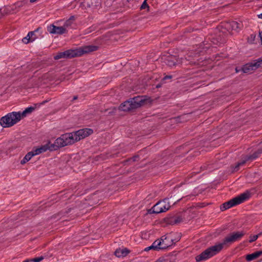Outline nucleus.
<instances>
[{
    "mask_svg": "<svg viewBox=\"0 0 262 262\" xmlns=\"http://www.w3.org/2000/svg\"><path fill=\"white\" fill-rule=\"evenodd\" d=\"M245 234L243 231L233 232L227 236L223 243L217 244L207 249L200 255L195 257L196 262L205 260L218 253L223 248V246L229 243H233L240 239Z\"/></svg>",
    "mask_w": 262,
    "mask_h": 262,
    "instance_id": "nucleus-1",
    "label": "nucleus"
},
{
    "mask_svg": "<svg viewBox=\"0 0 262 262\" xmlns=\"http://www.w3.org/2000/svg\"><path fill=\"white\" fill-rule=\"evenodd\" d=\"M93 130L84 128L76 132L67 133L58 138L54 142V145L57 148L71 145L85 138L93 133Z\"/></svg>",
    "mask_w": 262,
    "mask_h": 262,
    "instance_id": "nucleus-2",
    "label": "nucleus"
},
{
    "mask_svg": "<svg viewBox=\"0 0 262 262\" xmlns=\"http://www.w3.org/2000/svg\"><path fill=\"white\" fill-rule=\"evenodd\" d=\"M98 47L95 46H86L83 48L75 50H68L62 52L58 53L54 59L58 60L61 58H72L76 56H80L83 54L97 50Z\"/></svg>",
    "mask_w": 262,
    "mask_h": 262,
    "instance_id": "nucleus-3",
    "label": "nucleus"
},
{
    "mask_svg": "<svg viewBox=\"0 0 262 262\" xmlns=\"http://www.w3.org/2000/svg\"><path fill=\"white\" fill-rule=\"evenodd\" d=\"M20 119V112H13L3 117L0 124L3 127H9L17 123Z\"/></svg>",
    "mask_w": 262,
    "mask_h": 262,
    "instance_id": "nucleus-4",
    "label": "nucleus"
},
{
    "mask_svg": "<svg viewBox=\"0 0 262 262\" xmlns=\"http://www.w3.org/2000/svg\"><path fill=\"white\" fill-rule=\"evenodd\" d=\"M250 197V193L246 191L239 195L230 200L228 202L224 203L221 207L222 210L228 209L233 206L240 204L247 200Z\"/></svg>",
    "mask_w": 262,
    "mask_h": 262,
    "instance_id": "nucleus-5",
    "label": "nucleus"
},
{
    "mask_svg": "<svg viewBox=\"0 0 262 262\" xmlns=\"http://www.w3.org/2000/svg\"><path fill=\"white\" fill-rule=\"evenodd\" d=\"M170 204L168 199H164L156 203L152 208V212L160 213L167 211L170 208Z\"/></svg>",
    "mask_w": 262,
    "mask_h": 262,
    "instance_id": "nucleus-6",
    "label": "nucleus"
},
{
    "mask_svg": "<svg viewBox=\"0 0 262 262\" xmlns=\"http://www.w3.org/2000/svg\"><path fill=\"white\" fill-rule=\"evenodd\" d=\"M262 67V58H259L256 61L244 65L242 68V71L245 73H250L256 70L258 68Z\"/></svg>",
    "mask_w": 262,
    "mask_h": 262,
    "instance_id": "nucleus-7",
    "label": "nucleus"
},
{
    "mask_svg": "<svg viewBox=\"0 0 262 262\" xmlns=\"http://www.w3.org/2000/svg\"><path fill=\"white\" fill-rule=\"evenodd\" d=\"M157 241L160 243V244H159L160 249H166L172 245L173 243L170 235L162 236L161 239H158Z\"/></svg>",
    "mask_w": 262,
    "mask_h": 262,
    "instance_id": "nucleus-8",
    "label": "nucleus"
},
{
    "mask_svg": "<svg viewBox=\"0 0 262 262\" xmlns=\"http://www.w3.org/2000/svg\"><path fill=\"white\" fill-rule=\"evenodd\" d=\"M48 31L50 34H63L66 33L67 31L66 30V28L63 26H57L54 24H52L48 26Z\"/></svg>",
    "mask_w": 262,
    "mask_h": 262,
    "instance_id": "nucleus-9",
    "label": "nucleus"
},
{
    "mask_svg": "<svg viewBox=\"0 0 262 262\" xmlns=\"http://www.w3.org/2000/svg\"><path fill=\"white\" fill-rule=\"evenodd\" d=\"M129 101L132 108L134 109L141 106L144 103V100L142 97L138 96L129 100Z\"/></svg>",
    "mask_w": 262,
    "mask_h": 262,
    "instance_id": "nucleus-10",
    "label": "nucleus"
},
{
    "mask_svg": "<svg viewBox=\"0 0 262 262\" xmlns=\"http://www.w3.org/2000/svg\"><path fill=\"white\" fill-rule=\"evenodd\" d=\"M129 101L132 108L134 109L141 106L144 103V100L142 97L138 96L129 100Z\"/></svg>",
    "mask_w": 262,
    "mask_h": 262,
    "instance_id": "nucleus-11",
    "label": "nucleus"
},
{
    "mask_svg": "<svg viewBox=\"0 0 262 262\" xmlns=\"http://www.w3.org/2000/svg\"><path fill=\"white\" fill-rule=\"evenodd\" d=\"M225 27L231 31L238 32L241 28V25L236 21H232L227 23Z\"/></svg>",
    "mask_w": 262,
    "mask_h": 262,
    "instance_id": "nucleus-12",
    "label": "nucleus"
},
{
    "mask_svg": "<svg viewBox=\"0 0 262 262\" xmlns=\"http://www.w3.org/2000/svg\"><path fill=\"white\" fill-rule=\"evenodd\" d=\"M35 31L29 32L27 35L22 39V41L25 44H27L30 42H32L35 40L37 37L35 35Z\"/></svg>",
    "mask_w": 262,
    "mask_h": 262,
    "instance_id": "nucleus-13",
    "label": "nucleus"
},
{
    "mask_svg": "<svg viewBox=\"0 0 262 262\" xmlns=\"http://www.w3.org/2000/svg\"><path fill=\"white\" fill-rule=\"evenodd\" d=\"M45 102H43L40 104H35L34 106H30L26 108L23 112H20V118L26 117L28 114L31 113L37 107H39L40 105L45 104Z\"/></svg>",
    "mask_w": 262,
    "mask_h": 262,
    "instance_id": "nucleus-14",
    "label": "nucleus"
},
{
    "mask_svg": "<svg viewBox=\"0 0 262 262\" xmlns=\"http://www.w3.org/2000/svg\"><path fill=\"white\" fill-rule=\"evenodd\" d=\"M129 252V250L126 248H118L115 251V255L118 257H123L126 256Z\"/></svg>",
    "mask_w": 262,
    "mask_h": 262,
    "instance_id": "nucleus-15",
    "label": "nucleus"
},
{
    "mask_svg": "<svg viewBox=\"0 0 262 262\" xmlns=\"http://www.w3.org/2000/svg\"><path fill=\"white\" fill-rule=\"evenodd\" d=\"M50 148V146L49 144H46L42 145L39 147L34 149L32 150L34 156L38 155L41 153L46 151L47 150Z\"/></svg>",
    "mask_w": 262,
    "mask_h": 262,
    "instance_id": "nucleus-16",
    "label": "nucleus"
},
{
    "mask_svg": "<svg viewBox=\"0 0 262 262\" xmlns=\"http://www.w3.org/2000/svg\"><path fill=\"white\" fill-rule=\"evenodd\" d=\"M262 255V250L260 251H257L254 253H252L250 254H248L246 256V260L247 261H251L253 259H255L258 257H259L260 255Z\"/></svg>",
    "mask_w": 262,
    "mask_h": 262,
    "instance_id": "nucleus-17",
    "label": "nucleus"
},
{
    "mask_svg": "<svg viewBox=\"0 0 262 262\" xmlns=\"http://www.w3.org/2000/svg\"><path fill=\"white\" fill-rule=\"evenodd\" d=\"M119 108L120 110L124 112L129 111L133 109L129 100L126 101L124 103H122L120 105Z\"/></svg>",
    "mask_w": 262,
    "mask_h": 262,
    "instance_id": "nucleus-18",
    "label": "nucleus"
},
{
    "mask_svg": "<svg viewBox=\"0 0 262 262\" xmlns=\"http://www.w3.org/2000/svg\"><path fill=\"white\" fill-rule=\"evenodd\" d=\"M160 242H157V240H156L151 246L147 247L144 249V251H148L150 250H160L159 248V245Z\"/></svg>",
    "mask_w": 262,
    "mask_h": 262,
    "instance_id": "nucleus-19",
    "label": "nucleus"
},
{
    "mask_svg": "<svg viewBox=\"0 0 262 262\" xmlns=\"http://www.w3.org/2000/svg\"><path fill=\"white\" fill-rule=\"evenodd\" d=\"M75 16H71L68 20L64 21L63 25V27L66 28V30L67 31V28L71 26L75 20Z\"/></svg>",
    "mask_w": 262,
    "mask_h": 262,
    "instance_id": "nucleus-20",
    "label": "nucleus"
},
{
    "mask_svg": "<svg viewBox=\"0 0 262 262\" xmlns=\"http://www.w3.org/2000/svg\"><path fill=\"white\" fill-rule=\"evenodd\" d=\"M33 156H34L32 151L29 152L27 154V155H26L25 157L21 160L20 164L22 165L25 164L27 162L30 161Z\"/></svg>",
    "mask_w": 262,
    "mask_h": 262,
    "instance_id": "nucleus-21",
    "label": "nucleus"
},
{
    "mask_svg": "<svg viewBox=\"0 0 262 262\" xmlns=\"http://www.w3.org/2000/svg\"><path fill=\"white\" fill-rule=\"evenodd\" d=\"M262 235V233L261 232L259 233L258 234H257V235H253V236H250V237H249L250 238L249 242L250 243H252V242L256 241L258 238V236L259 235Z\"/></svg>",
    "mask_w": 262,
    "mask_h": 262,
    "instance_id": "nucleus-22",
    "label": "nucleus"
},
{
    "mask_svg": "<svg viewBox=\"0 0 262 262\" xmlns=\"http://www.w3.org/2000/svg\"><path fill=\"white\" fill-rule=\"evenodd\" d=\"M42 259H43V257H37V258H35L34 259H32L30 260V261H34V262H40Z\"/></svg>",
    "mask_w": 262,
    "mask_h": 262,
    "instance_id": "nucleus-23",
    "label": "nucleus"
},
{
    "mask_svg": "<svg viewBox=\"0 0 262 262\" xmlns=\"http://www.w3.org/2000/svg\"><path fill=\"white\" fill-rule=\"evenodd\" d=\"M148 6L146 2V1H144V2L143 3L142 5H141V9H144L146 8H148Z\"/></svg>",
    "mask_w": 262,
    "mask_h": 262,
    "instance_id": "nucleus-24",
    "label": "nucleus"
},
{
    "mask_svg": "<svg viewBox=\"0 0 262 262\" xmlns=\"http://www.w3.org/2000/svg\"><path fill=\"white\" fill-rule=\"evenodd\" d=\"M245 161H243V162H242L238 163L237 164V165H236V167H235V170H237L238 169H237V167H239V166H241V165H243V164H244V163H245Z\"/></svg>",
    "mask_w": 262,
    "mask_h": 262,
    "instance_id": "nucleus-25",
    "label": "nucleus"
},
{
    "mask_svg": "<svg viewBox=\"0 0 262 262\" xmlns=\"http://www.w3.org/2000/svg\"><path fill=\"white\" fill-rule=\"evenodd\" d=\"M138 158V156H136L133 157V158L129 160V161H135L136 160V159Z\"/></svg>",
    "mask_w": 262,
    "mask_h": 262,
    "instance_id": "nucleus-26",
    "label": "nucleus"
},
{
    "mask_svg": "<svg viewBox=\"0 0 262 262\" xmlns=\"http://www.w3.org/2000/svg\"><path fill=\"white\" fill-rule=\"evenodd\" d=\"M168 65L169 66H175L176 65V63H172L170 61H168Z\"/></svg>",
    "mask_w": 262,
    "mask_h": 262,
    "instance_id": "nucleus-27",
    "label": "nucleus"
},
{
    "mask_svg": "<svg viewBox=\"0 0 262 262\" xmlns=\"http://www.w3.org/2000/svg\"><path fill=\"white\" fill-rule=\"evenodd\" d=\"M184 60L181 59V61H180V60H177V62L179 63H183L184 62Z\"/></svg>",
    "mask_w": 262,
    "mask_h": 262,
    "instance_id": "nucleus-28",
    "label": "nucleus"
},
{
    "mask_svg": "<svg viewBox=\"0 0 262 262\" xmlns=\"http://www.w3.org/2000/svg\"><path fill=\"white\" fill-rule=\"evenodd\" d=\"M259 37L260 38L261 42H262V32L259 33Z\"/></svg>",
    "mask_w": 262,
    "mask_h": 262,
    "instance_id": "nucleus-29",
    "label": "nucleus"
},
{
    "mask_svg": "<svg viewBox=\"0 0 262 262\" xmlns=\"http://www.w3.org/2000/svg\"><path fill=\"white\" fill-rule=\"evenodd\" d=\"M258 18L262 19V13L261 14L258 15Z\"/></svg>",
    "mask_w": 262,
    "mask_h": 262,
    "instance_id": "nucleus-30",
    "label": "nucleus"
},
{
    "mask_svg": "<svg viewBox=\"0 0 262 262\" xmlns=\"http://www.w3.org/2000/svg\"><path fill=\"white\" fill-rule=\"evenodd\" d=\"M236 73H238L240 71V70H238L237 68L235 69Z\"/></svg>",
    "mask_w": 262,
    "mask_h": 262,
    "instance_id": "nucleus-31",
    "label": "nucleus"
},
{
    "mask_svg": "<svg viewBox=\"0 0 262 262\" xmlns=\"http://www.w3.org/2000/svg\"><path fill=\"white\" fill-rule=\"evenodd\" d=\"M77 99V96H74V97H73V100H76Z\"/></svg>",
    "mask_w": 262,
    "mask_h": 262,
    "instance_id": "nucleus-32",
    "label": "nucleus"
},
{
    "mask_svg": "<svg viewBox=\"0 0 262 262\" xmlns=\"http://www.w3.org/2000/svg\"><path fill=\"white\" fill-rule=\"evenodd\" d=\"M30 260H28V259H26L25 260L24 262H29Z\"/></svg>",
    "mask_w": 262,
    "mask_h": 262,
    "instance_id": "nucleus-33",
    "label": "nucleus"
},
{
    "mask_svg": "<svg viewBox=\"0 0 262 262\" xmlns=\"http://www.w3.org/2000/svg\"><path fill=\"white\" fill-rule=\"evenodd\" d=\"M171 78V76H168V77H165V78Z\"/></svg>",
    "mask_w": 262,
    "mask_h": 262,
    "instance_id": "nucleus-34",
    "label": "nucleus"
}]
</instances>
